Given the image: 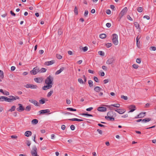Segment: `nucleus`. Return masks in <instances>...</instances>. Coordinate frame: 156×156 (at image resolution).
Listing matches in <instances>:
<instances>
[{
    "label": "nucleus",
    "instance_id": "f257e3e1",
    "mask_svg": "<svg viewBox=\"0 0 156 156\" xmlns=\"http://www.w3.org/2000/svg\"><path fill=\"white\" fill-rule=\"evenodd\" d=\"M53 81V77L51 75L47 77L45 81V83L52 87Z\"/></svg>",
    "mask_w": 156,
    "mask_h": 156
},
{
    "label": "nucleus",
    "instance_id": "f03ea898",
    "mask_svg": "<svg viewBox=\"0 0 156 156\" xmlns=\"http://www.w3.org/2000/svg\"><path fill=\"white\" fill-rule=\"evenodd\" d=\"M112 40L113 43L115 45H117L118 44V35L115 34H113L112 35Z\"/></svg>",
    "mask_w": 156,
    "mask_h": 156
},
{
    "label": "nucleus",
    "instance_id": "7ed1b4c3",
    "mask_svg": "<svg viewBox=\"0 0 156 156\" xmlns=\"http://www.w3.org/2000/svg\"><path fill=\"white\" fill-rule=\"evenodd\" d=\"M37 149L36 146H34L32 148L31 154L32 156H36L37 155Z\"/></svg>",
    "mask_w": 156,
    "mask_h": 156
},
{
    "label": "nucleus",
    "instance_id": "20e7f679",
    "mask_svg": "<svg viewBox=\"0 0 156 156\" xmlns=\"http://www.w3.org/2000/svg\"><path fill=\"white\" fill-rule=\"evenodd\" d=\"M24 87L27 88H30L32 89H35L37 87L36 85L31 84H27L24 86Z\"/></svg>",
    "mask_w": 156,
    "mask_h": 156
},
{
    "label": "nucleus",
    "instance_id": "39448f33",
    "mask_svg": "<svg viewBox=\"0 0 156 156\" xmlns=\"http://www.w3.org/2000/svg\"><path fill=\"white\" fill-rule=\"evenodd\" d=\"M127 11V8L126 7H125L120 12L119 16L120 18L121 19L123 16H124L126 12Z\"/></svg>",
    "mask_w": 156,
    "mask_h": 156
},
{
    "label": "nucleus",
    "instance_id": "423d86ee",
    "mask_svg": "<svg viewBox=\"0 0 156 156\" xmlns=\"http://www.w3.org/2000/svg\"><path fill=\"white\" fill-rule=\"evenodd\" d=\"M111 110H114L115 111L118 112L120 114H122L125 112L126 111V110L124 108H122V109H113V108H110Z\"/></svg>",
    "mask_w": 156,
    "mask_h": 156
},
{
    "label": "nucleus",
    "instance_id": "0eeeda50",
    "mask_svg": "<svg viewBox=\"0 0 156 156\" xmlns=\"http://www.w3.org/2000/svg\"><path fill=\"white\" fill-rule=\"evenodd\" d=\"M38 72H40V69L37 66L34 68L33 70L30 71V73H32L33 75H35Z\"/></svg>",
    "mask_w": 156,
    "mask_h": 156
},
{
    "label": "nucleus",
    "instance_id": "6e6552de",
    "mask_svg": "<svg viewBox=\"0 0 156 156\" xmlns=\"http://www.w3.org/2000/svg\"><path fill=\"white\" fill-rule=\"evenodd\" d=\"M115 61L114 57H112L109 58L106 61V63L108 65L111 64L113 63Z\"/></svg>",
    "mask_w": 156,
    "mask_h": 156
},
{
    "label": "nucleus",
    "instance_id": "1a4fd4ad",
    "mask_svg": "<svg viewBox=\"0 0 156 156\" xmlns=\"http://www.w3.org/2000/svg\"><path fill=\"white\" fill-rule=\"evenodd\" d=\"M18 105L19 106V107L16 108L17 110L19 112H22L25 109L23 106V105L21 104H18Z\"/></svg>",
    "mask_w": 156,
    "mask_h": 156
},
{
    "label": "nucleus",
    "instance_id": "9d476101",
    "mask_svg": "<svg viewBox=\"0 0 156 156\" xmlns=\"http://www.w3.org/2000/svg\"><path fill=\"white\" fill-rule=\"evenodd\" d=\"M43 80V78L42 77L35 78L34 79V80L35 81L38 83L42 82Z\"/></svg>",
    "mask_w": 156,
    "mask_h": 156
},
{
    "label": "nucleus",
    "instance_id": "9b49d317",
    "mask_svg": "<svg viewBox=\"0 0 156 156\" xmlns=\"http://www.w3.org/2000/svg\"><path fill=\"white\" fill-rule=\"evenodd\" d=\"M102 105L103 106H105L107 107H109L110 109L111 108L110 107V106H112L116 107L117 108H119L120 107V105L119 104H112L110 106L108 105Z\"/></svg>",
    "mask_w": 156,
    "mask_h": 156
},
{
    "label": "nucleus",
    "instance_id": "f8f14e48",
    "mask_svg": "<svg viewBox=\"0 0 156 156\" xmlns=\"http://www.w3.org/2000/svg\"><path fill=\"white\" fill-rule=\"evenodd\" d=\"M55 61L54 60H52L51 61H47L45 62L44 64L45 65L48 66L49 65H52L53 64H54L55 63Z\"/></svg>",
    "mask_w": 156,
    "mask_h": 156
},
{
    "label": "nucleus",
    "instance_id": "ddd939ff",
    "mask_svg": "<svg viewBox=\"0 0 156 156\" xmlns=\"http://www.w3.org/2000/svg\"><path fill=\"white\" fill-rule=\"evenodd\" d=\"M98 110L100 112H105L106 111L107 108L106 107L103 106L99 107L98 108Z\"/></svg>",
    "mask_w": 156,
    "mask_h": 156
},
{
    "label": "nucleus",
    "instance_id": "4468645a",
    "mask_svg": "<svg viewBox=\"0 0 156 156\" xmlns=\"http://www.w3.org/2000/svg\"><path fill=\"white\" fill-rule=\"evenodd\" d=\"M50 112V110L48 109H47L45 110H41L39 111L40 113V115L42 114H43L46 113H49Z\"/></svg>",
    "mask_w": 156,
    "mask_h": 156
},
{
    "label": "nucleus",
    "instance_id": "2eb2a0df",
    "mask_svg": "<svg viewBox=\"0 0 156 156\" xmlns=\"http://www.w3.org/2000/svg\"><path fill=\"white\" fill-rule=\"evenodd\" d=\"M9 97L11 98V100L12 102V101L16 100V99H19L20 98L19 97L17 96H10Z\"/></svg>",
    "mask_w": 156,
    "mask_h": 156
},
{
    "label": "nucleus",
    "instance_id": "dca6fc26",
    "mask_svg": "<svg viewBox=\"0 0 156 156\" xmlns=\"http://www.w3.org/2000/svg\"><path fill=\"white\" fill-rule=\"evenodd\" d=\"M29 101L31 103H32L34 104L35 106H38V102L34 100L31 99L29 100Z\"/></svg>",
    "mask_w": 156,
    "mask_h": 156
},
{
    "label": "nucleus",
    "instance_id": "f3484780",
    "mask_svg": "<svg viewBox=\"0 0 156 156\" xmlns=\"http://www.w3.org/2000/svg\"><path fill=\"white\" fill-rule=\"evenodd\" d=\"M136 106L134 105H131L130 106L129 109H131L129 112H132L136 110Z\"/></svg>",
    "mask_w": 156,
    "mask_h": 156
},
{
    "label": "nucleus",
    "instance_id": "a211bd4d",
    "mask_svg": "<svg viewBox=\"0 0 156 156\" xmlns=\"http://www.w3.org/2000/svg\"><path fill=\"white\" fill-rule=\"evenodd\" d=\"M32 134V132L30 131H26L25 133V135L27 136V137H29Z\"/></svg>",
    "mask_w": 156,
    "mask_h": 156
},
{
    "label": "nucleus",
    "instance_id": "6ab92c4d",
    "mask_svg": "<svg viewBox=\"0 0 156 156\" xmlns=\"http://www.w3.org/2000/svg\"><path fill=\"white\" fill-rule=\"evenodd\" d=\"M51 87H52L49 86V85L47 84L46 85L43 86L42 87V89L44 90H46L50 88Z\"/></svg>",
    "mask_w": 156,
    "mask_h": 156
},
{
    "label": "nucleus",
    "instance_id": "aec40b11",
    "mask_svg": "<svg viewBox=\"0 0 156 156\" xmlns=\"http://www.w3.org/2000/svg\"><path fill=\"white\" fill-rule=\"evenodd\" d=\"M64 69V68L63 67H61L59 70H58L55 73V75H58L61 72H62Z\"/></svg>",
    "mask_w": 156,
    "mask_h": 156
},
{
    "label": "nucleus",
    "instance_id": "412c9836",
    "mask_svg": "<svg viewBox=\"0 0 156 156\" xmlns=\"http://www.w3.org/2000/svg\"><path fill=\"white\" fill-rule=\"evenodd\" d=\"M69 120L72 121H77L79 122L83 121V119H79L77 118H73L72 119H69Z\"/></svg>",
    "mask_w": 156,
    "mask_h": 156
},
{
    "label": "nucleus",
    "instance_id": "4be33fe9",
    "mask_svg": "<svg viewBox=\"0 0 156 156\" xmlns=\"http://www.w3.org/2000/svg\"><path fill=\"white\" fill-rule=\"evenodd\" d=\"M101 89L99 87H96L94 90L97 92H99Z\"/></svg>",
    "mask_w": 156,
    "mask_h": 156
},
{
    "label": "nucleus",
    "instance_id": "5701e85b",
    "mask_svg": "<svg viewBox=\"0 0 156 156\" xmlns=\"http://www.w3.org/2000/svg\"><path fill=\"white\" fill-rule=\"evenodd\" d=\"M38 121L37 119H34L32 121L31 123L33 125H36L38 123Z\"/></svg>",
    "mask_w": 156,
    "mask_h": 156
},
{
    "label": "nucleus",
    "instance_id": "b1692460",
    "mask_svg": "<svg viewBox=\"0 0 156 156\" xmlns=\"http://www.w3.org/2000/svg\"><path fill=\"white\" fill-rule=\"evenodd\" d=\"M99 37L102 39H104L106 37V35L105 34H102L100 35Z\"/></svg>",
    "mask_w": 156,
    "mask_h": 156
},
{
    "label": "nucleus",
    "instance_id": "393cba45",
    "mask_svg": "<svg viewBox=\"0 0 156 156\" xmlns=\"http://www.w3.org/2000/svg\"><path fill=\"white\" fill-rule=\"evenodd\" d=\"M88 83L89 85V86L91 87L93 86V81L91 80H89L88 81Z\"/></svg>",
    "mask_w": 156,
    "mask_h": 156
},
{
    "label": "nucleus",
    "instance_id": "a878e982",
    "mask_svg": "<svg viewBox=\"0 0 156 156\" xmlns=\"http://www.w3.org/2000/svg\"><path fill=\"white\" fill-rule=\"evenodd\" d=\"M45 99L44 98H43L42 99L39 100V103L41 104H43L45 103Z\"/></svg>",
    "mask_w": 156,
    "mask_h": 156
},
{
    "label": "nucleus",
    "instance_id": "bb28decb",
    "mask_svg": "<svg viewBox=\"0 0 156 156\" xmlns=\"http://www.w3.org/2000/svg\"><path fill=\"white\" fill-rule=\"evenodd\" d=\"M151 120L150 118H146L142 120V122H149Z\"/></svg>",
    "mask_w": 156,
    "mask_h": 156
},
{
    "label": "nucleus",
    "instance_id": "cd10ccee",
    "mask_svg": "<svg viewBox=\"0 0 156 156\" xmlns=\"http://www.w3.org/2000/svg\"><path fill=\"white\" fill-rule=\"evenodd\" d=\"M4 73L2 71L0 70V77L2 79L4 78Z\"/></svg>",
    "mask_w": 156,
    "mask_h": 156
},
{
    "label": "nucleus",
    "instance_id": "c85d7f7f",
    "mask_svg": "<svg viewBox=\"0 0 156 156\" xmlns=\"http://www.w3.org/2000/svg\"><path fill=\"white\" fill-rule=\"evenodd\" d=\"M46 70L47 69H46L44 68H42L40 70V73H44L46 72Z\"/></svg>",
    "mask_w": 156,
    "mask_h": 156
},
{
    "label": "nucleus",
    "instance_id": "c756f323",
    "mask_svg": "<svg viewBox=\"0 0 156 156\" xmlns=\"http://www.w3.org/2000/svg\"><path fill=\"white\" fill-rule=\"evenodd\" d=\"M31 108V106L30 105H28L26 107L25 110L27 111H29L30 110Z\"/></svg>",
    "mask_w": 156,
    "mask_h": 156
},
{
    "label": "nucleus",
    "instance_id": "7c9ffc66",
    "mask_svg": "<svg viewBox=\"0 0 156 156\" xmlns=\"http://www.w3.org/2000/svg\"><path fill=\"white\" fill-rule=\"evenodd\" d=\"M80 115H84V116H91L92 117L93 116L90 114H88V113H82L80 114Z\"/></svg>",
    "mask_w": 156,
    "mask_h": 156
},
{
    "label": "nucleus",
    "instance_id": "2f4dec72",
    "mask_svg": "<svg viewBox=\"0 0 156 156\" xmlns=\"http://www.w3.org/2000/svg\"><path fill=\"white\" fill-rule=\"evenodd\" d=\"M135 26L137 29L140 28V25L137 22H135L134 23Z\"/></svg>",
    "mask_w": 156,
    "mask_h": 156
},
{
    "label": "nucleus",
    "instance_id": "473e14b6",
    "mask_svg": "<svg viewBox=\"0 0 156 156\" xmlns=\"http://www.w3.org/2000/svg\"><path fill=\"white\" fill-rule=\"evenodd\" d=\"M146 113L145 112H141L139 114V116H140V118H141L144 117L145 115V114Z\"/></svg>",
    "mask_w": 156,
    "mask_h": 156
},
{
    "label": "nucleus",
    "instance_id": "72a5a7b5",
    "mask_svg": "<svg viewBox=\"0 0 156 156\" xmlns=\"http://www.w3.org/2000/svg\"><path fill=\"white\" fill-rule=\"evenodd\" d=\"M16 108V107L15 106H13L11 107V109H9V111L12 112L14 111Z\"/></svg>",
    "mask_w": 156,
    "mask_h": 156
},
{
    "label": "nucleus",
    "instance_id": "f704fd0d",
    "mask_svg": "<svg viewBox=\"0 0 156 156\" xmlns=\"http://www.w3.org/2000/svg\"><path fill=\"white\" fill-rule=\"evenodd\" d=\"M67 109L68 110L71 111H76V109H73L72 108H67Z\"/></svg>",
    "mask_w": 156,
    "mask_h": 156
},
{
    "label": "nucleus",
    "instance_id": "c9c22d12",
    "mask_svg": "<svg viewBox=\"0 0 156 156\" xmlns=\"http://www.w3.org/2000/svg\"><path fill=\"white\" fill-rule=\"evenodd\" d=\"M78 81L81 84H84V82H83L82 79L81 78H79L78 80Z\"/></svg>",
    "mask_w": 156,
    "mask_h": 156
},
{
    "label": "nucleus",
    "instance_id": "e433bc0d",
    "mask_svg": "<svg viewBox=\"0 0 156 156\" xmlns=\"http://www.w3.org/2000/svg\"><path fill=\"white\" fill-rule=\"evenodd\" d=\"M53 93V90L50 91L48 93L47 95V97H50V96H51V95H52V94Z\"/></svg>",
    "mask_w": 156,
    "mask_h": 156
},
{
    "label": "nucleus",
    "instance_id": "4c0bfd02",
    "mask_svg": "<svg viewBox=\"0 0 156 156\" xmlns=\"http://www.w3.org/2000/svg\"><path fill=\"white\" fill-rule=\"evenodd\" d=\"M143 10V8L142 7H139L137 8V11L140 12H142Z\"/></svg>",
    "mask_w": 156,
    "mask_h": 156
},
{
    "label": "nucleus",
    "instance_id": "58836bf2",
    "mask_svg": "<svg viewBox=\"0 0 156 156\" xmlns=\"http://www.w3.org/2000/svg\"><path fill=\"white\" fill-rule=\"evenodd\" d=\"M74 12L75 14H76V15H77L78 14V9L76 6H75L74 8Z\"/></svg>",
    "mask_w": 156,
    "mask_h": 156
},
{
    "label": "nucleus",
    "instance_id": "ea45409f",
    "mask_svg": "<svg viewBox=\"0 0 156 156\" xmlns=\"http://www.w3.org/2000/svg\"><path fill=\"white\" fill-rule=\"evenodd\" d=\"M56 58L59 59H60L62 58V56L58 54L56 55Z\"/></svg>",
    "mask_w": 156,
    "mask_h": 156
},
{
    "label": "nucleus",
    "instance_id": "a19ab883",
    "mask_svg": "<svg viewBox=\"0 0 156 156\" xmlns=\"http://www.w3.org/2000/svg\"><path fill=\"white\" fill-rule=\"evenodd\" d=\"M98 54L101 56H104L105 55L104 52L102 51H100L98 52Z\"/></svg>",
    "mask_w": 156,
    "mask_h": 156
},
{
    "label": "nucleus",
    "instance_id": "79ce46f5",
    "mask_svg": "<svg viewBox=\"0 0 156 156\" xmlns=\"http://www.w3.org/2000/svg\"><path fill=\"white\" fill-rule=\"evenodd\" d=\"M150 49L151 51H155L156 50V48L155 47L151 46L150 47Z\"/></svg>",
    "mask_w": 156,
    "mask_h": 156
},
{
    "label": "nucleus",
    "instance_id": "37998d69",
    "mask_svg": "<svg viewBox=\"0 0 156 156\" xmlns=\"http://www.w3.org/2000/svg\"><path fill=\"white\" fill-rule=\"evenodd\" d=\"M105 118L106 119H107L108 118H109L111 120L114 121V118L113 117H107L106 116Z\"/></svg>",
    "mask_w": 156,
    "mask_h": 156
},
{
    "label": "nucleus",
    "instance_id": "c03bdc74",
    "mask_svg": "<svg viewBox=\"0 0 156 156\" xmlns=\"http://www.w3.org/2000/svg\"><path fill=\"white\" fill-rule=\"evenodd\" d=\"M105 45L107 48H109L112 46V44L111 43H108L106 44Z\"/></svg>",
    "mask_w": 156,
    "mask_h": 156
},
{
    "label": "nucleus",
    "instance_id": "a18cd8bd",
    "mask_svg": "<svg viewBox=\"0 0 156 156\" xmlns=\"http://www.w3.org/2000/svg\"><path fill=\"white\" fill-rule=\"evenodd\" d=\"M94 80L96 82H99V81L98 78L96 76H94Z\"/></svg>",
    "mask_w": 156,
    "mask_h": 156
},
{
    "label": "nucleus",
    "instance_id": "49530a36",
    "mask_svg": "<svg viewBox=\"0 0 156 156\" xmlns=\"http://www.w3.org/2000/svg\"><path fill=\"white\" fill-rule=\"evenodd\" d=\"M62 33V30L61 29H59L58 31V34L59 35H61Z\"/></svg>",
    "mask_w": 156,
    "mask_h": 156
},
{
    "label": "nucleus",
    "instance_id": "de8ad7c7",
    "mask_svg": "<svg viewBox=\"0 0 156 156\" xmlns=\"http://www.w3.org/2000/svg\"><path fill=\"white\" fill-rule=\"evenodd\" d=\"M121 98H123L125 100H127L128 99L127 97L126 96H124L123 95H121Z\"/></svg>",
    "mask_w": 156,
    "mask_h": 156
},
{
    "label": "nucleus",
    "instance_id": "09e8293b",
    "mask_svg": "<svg viewBox=\"0 0 156 156\" xmlns=\"http://www.w3.org/2000/svg\"><path fill=\"white\" fill-rule=\"evenodd\" d=\"M133 67L134 69H137L139 67L136 64H134L133 65Z\"/></svg>",
    "mask_w": 156,
    "mask_h": 156
},
{
    "label": "nucleus",
    "instance_id": "8fccbe9b",
    "mask_svg": "<svg viewBox=\"0 0 156 156\" xmlns=\"http://www.w3.org/2000/svg\"><path fill=\"white\" fill-rule=\"evenodd\" d=\"M31 142L30 141L28 140H27L26 141V144L28 146H30L31 144Z\"/></svg>",
    "mask_w": 156,
    "mask_h": 156
},
{
    "label": "nucleus",
    "instance_id": "3c124183",
    "mask_svg": "<svg viewBox=\"0 0 156 156\" xmlns=\"http://www.w3.org/2000/svg\"><path fill=\"white\" fill-rule=\"evenodd\" d=\"M88 13V11L87 10H86L85 11L84 14V16H85L86 17L87 16V15Z\"/></svg>",
    "mask_w": 156,
    "mask_h": 156
},
{
    "label": "nucleus",
    "instance_id": "603ef678",
    "mask_svg": "<svg viewBox=\"0 0 156 156\" xmlns=\"http://www.w3.org/2000/svg\"><path fill=\"white\" fill-rule=\"evenodd\" d=\"M83 50L84 52H85L87 50L88 48L86 46L84 47L83 48Z\"/></svg>",
    "mask_w": 156,
    "mask_h": 156
},
{
    "label": "nucleus",
    "instance_id": "864d4df0",
    "mask_svg": "<svg viewBox=\"0 0 156 156\" xmlns=\"http://www.w3.org/2000/svg\"><path fill=\"white\" fill-rule=\"evenodd\" d=\"M102 69L103 70H104L105 71L107 70L108 69L107 67L106 66H102Z\"/></svg>",
    "mask_w": 156,
    "mask_h": 156
},
{
    "label": "nucleus",
    "instance_id": "5fc2aeb1",
    "mask_svg": "<svg viewBox=\"0 0 156 156\" xmlns=\"http://www.w3.org/2000/svg\"><path fill=\"white\" fill-rule=\"evenodd\" d=\"M136 62L139 64H140L141 62L140 59L139 58H137L136 60Z\"/></svg>",
    "mask_w": 156,
    "mask_h": 156
},
{
    "label": "nucleus",
    "instance_id": "6e6d98bb",
    "mask_svg": "<svg viewBox=\"0 0 156 156\" xmlns=\"http://www.w3.org/2000/svg\"><path fill=\"white\" fill-rule=\"evenodd\" d=\"M3 94H5L6 95H9V93L8 92L6 91H5Z\"/></svg>",
    "mask_w": 156,
    "mask_h": 156
},
{
    "label": "nucleus",
    "instance_id": "4d7b16f0",
    "mask_svg": "<svg viewBox=\"0 0 156 156\" xmlns=\"http://www.w3.org/2000/svg\"><path fill=\"white\" fill-rule=\"evenodd\" d=\"M70 128L72 130H73L75 129V126L73 125H72L70 126Z\"/></svg>",
    "mask_w": 156,
    "mask_h": 156
},
{
    "label": "nucleus",
    "instance_id": "13d9d810",
    "mask_svg": "<svg viewBox=\"0 0 156 156\" xmlns=\"http://www.w3.org/2000/svg\"><path fill=\"white\" fill-rule=\"evenodd\" d=\"M136 45L137 46L138 48H140V41H138V42H136Z\"/></svg>",
    "mask_w": 156,
    "mask_h": 156
},
{
    "label": "nucleus",
    "instance_id": "bf43d9fd",
    "mask_svg": "<svg viewBox=\"0 0 156 156\" xmlns=\"http://www.w3.org/2000/svg\"><path fill=\"white\" fill-rule=\"evenodd\" d=\"M106 13L108 14H110L111 13V11L109 9H107L106 11Z\"/></svg>",
    "mask_w": 156,
    "mask_h": 156
},
{
    "label": "nucleus",
    "instance_id": "052dcab7",
    "mask_svg": "<svg viewBox=\"0 0 156 156\" xmlns=\"http://www.w3.org/2000/svg\"><path fill=\"white\" fill-rule=\"evenodd\" d=\"M97 131L100 134H102V131L101 130L99 129H98L97 130Z\"/></svg>",
    "mask_w": 156,
    "mask_h": 156
},
{
    "label": "nucleus",
    "instance_id": "680f3d73",
    "mask_svg": "<svg viewBox=\"0 0 156 156\" xmlns=\"http://www.w3.org/2000/svg\"><path fill=\"white\" fill-rule=\"evenodd\" d=\"M112 112H108L107 114V117H110V116H111V114L112 113Z\"/></svg>",
    "mask_w": 156,
    "mask_h": 156
},
{
    "label": "nucleus",
    "instance_id": "e2e57ef3",
    "mask_svg": "<svg viewBox=\"0 0 156 156\" xmlns=\"http://www.w3.org/2000/svg\"><path fill=\"white\" fill-rule=\"evenodd\" d=\"M66 129V126L64 125H63L61 126V129L63 130H64Z\"/></svg>",
    "mask_w": 156,
    "mask_h": 156
},
{
    "label": "nucleus",
    "instance_id": "0e129e2a",
    "mask_svg": "<svg viewBox=\"0 0 156 156\" xmlns=\"http://www.w3.org/2000/svg\"><path fill=\"white\" fill-rule=\"evenodd\" d=\"M127 18L128 19L130 20H131V21L133 20L131 18V17L129 15H128L127 16Z\"/></svg>",
    "mask_w": 156,
    "mask_h": 156
},
{
    "label": "nucleus",
    "instance_id": "69168bd1",
    "mask_svg": "<svg viewBox=\"0 0 156 156\" xmlns=\"http://www.w3.org/2000/svg\"><path fill=\"white\" fill-rule=\"evenodd\" d=\"M93 109V108L92 107H90L89 108H87L86 109V110L87 111H90L91 110Z\"/></svg>",
    "mask_w": 156,
    "mask_h": 156
},
{
    "label": "nucleus",
    "instance_id": "338daca9",
    "mask_svg": "<svg viewBox=\"0 0 156 156\" xmlns=\"http://www.w3.org/2000/svg\"><path fill=\"white\" fill-rule=\"evenodd\" d=\"M111 23H107L106 24V26L108 27H110L111 26Z\"/></svg>",
    "mask_w": 156,
    "mask_h": 156
},
{
    "label": "nucleus",
    "instance_id": "774afa93",
    "mask_svg": "<svg viewBox=\"0 0 156 156\" xmlns=\"http://www.w3.org/2000/svg\"><path fill=\"white\" fill-rule=\"evenodd\" d=\"M11 14L13 16H15L16 14L12 11H11L10 12Z\"/></svg>",
    "mask_w": 156,
    "mask_h": 156
}]
</instances>
